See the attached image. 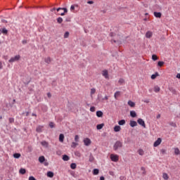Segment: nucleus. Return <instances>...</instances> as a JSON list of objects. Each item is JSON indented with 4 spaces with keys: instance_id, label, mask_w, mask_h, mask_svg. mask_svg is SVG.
I'll return each mask as SVG.
<instances>
[{
    "instance_id": "nucleus-1",
    "label": "nucleus",
    "mask_w": 180,
    "mask_h": 180,
    "mask_svg": "<svg viewBox=\"0 0 180 180\" xmlns=\"http://www.w3.org/2000/svg\"><path fill=\"white\" fill-rule=\"evenodd\" d=\"M122 147H123V143L120 142V141H117L113 146V150L115 151H117V150H119V148H122Z\"/></svg>"
},
{
    "instance_id": "nucleus-2",
    "label": "nucleus",
    "mask_w": 180,
    "mask_h": 180,
    "mask_svg": "<svg viewBox=\"0 0 180 180\" xmlns=\"http://www.w3.org/2000/svg\"><path fill=\"white\" fill-rule=\"evenodd\" d=\"M110 160H111V161H113V162H117V161H119V155H115V154H111Z\"/></svg>"
},
{
    "instance_id": "nucleus-3",
    "label": "nucleus",
    "mask_w": 180,
    "mask_h": 180,
    "mask_svg": "<svg viewBox=\"0 0 180 180\" xmlns=\"http://www.w3.org/2000/svg\"><path fill=\"white\" fill-rule=\"evenodd\" d=\"M20 60V56L17 55L13 58H11L9 60L8 63H15V61H19Z\"/></svg>"
},
{
    "instance_id": "nucleus-4",
    "label": "nucleus",
    "mask_w": 180,
    "mask_h": 180,
    "mask_svg": "<svg viewBox=\"0 0 180 180\" xmlns=\"http://www.w3.org/2000/svg\"><path fill=\"white\" fill-rule=\"evenodd\" d=\"M137 122H138L139 124H140V126H142V127L143 129H146V122H144V120L143 119L139 118V119H138Z\"/></svg>"
},
{
    "instance_id": "nucleus-5",
    "label": "nucleus",
    "mask_w": 180,
    "mask_h": 180,
    "mask_svg": "<svg viewBox=\"0 0 180 180\" xmlns=\"http://www.w3.org/2000/svg\"><path fill=\"white\" fill-rule=\"evenodd\" d=\"M102 75L103 77H105L106 79H109V73L108 70H105L102 72Z\"/></svg>"
},
{
    "instance_id": "nucleus-6",
    "label": "nucleus",
    "mask_w": 180,
    "mask_h": 180,
    "mask_svg": "<svg viewBox=\"0 0 180 180\" xmlns=\"http://www.w3.org/2000/svg\"><path fill=\"white\" fill-rule=\"evenodd\" d=\"M91 139H89V138H86L84 139V146H91Z\"/></svg>"
},
{
    "instance_id": "nucleus-7",
    "label": "nucleus",
    "mask_w": 180,
    "mask_h": 180,
    "mask_svg": "<svg viewBox=\"0 0 180 180\" xmlns=\"http://www.w3.org/2000/svg\"><path fill=\"white\" fill-rule=\"evenodd\" d=\"M162 141V140L161 139V138H158L157 139V141L154 143L153 146L158 147V146H160V144H161Z\"/></svg>"
},
{
    "instance_id": "nucleus-8",
    "label": "nucleus",
    "mask_w": 180,
    "mask_h": 180,
    "mask_svg": "<svg viewBox=\"0 0 180 180\" xmlns=\"http://www.w3.org/2000/svg\"><path fill=\"white\" fill-rule=\"evenodd\" d=\"M146 39H151V37H153V32L151 31H148L146 33Z\"/></svg>"
},
{
    "instance_id": "nucleus-9",
    "label": "nucleus",
    "mask_w": 180,
    "mask_h": 180,
    "mask_svg": "<svg viewBox=\"0 0 180 180\" xmlns=\"http://www.w3.org/2000/svg\"><path fill=\"white\" fill-rule=\"evenodd\" d=\"M130 116L131 117H137V113H136V111L131 110V111H130Z\"/></svg>"
},
{
    "instance_id": "nucleus-10",
    "label": "nucleus",
    "mask_w": 180,
    "mask_h": 180,
    "mask_svg": "<svg viewBox=\"0 0 180 180\" xmlns=\"http://www.w3.org/2000/svg\"><path fill=\"white\" fill-rule=\"evenodd\" d=\"M46 176L49 177V178H53V176H54V173L53 172H48L46 173Z\"/></svg>"
},
{
    "instance_id": "nucleus-11",
    "label": "nucleus",
    "mask_w": 180,
    "mask_h": 180,
    "mask_svg": "<svg viewBox=\"0 0 180 180\" xmlns=\"http://www.w3.org/2000/svg\"><path fill=\"white\" fill-rule=\"evenodd\" d=\"M129 124L131 127H136V126H137V122L136 121H130Z\"/></svg>"
},
{
    "instance_id": "nucleus-12",
    "label": "nucleus",
    "mask_w": 180,
    "mask_h": 180,
    "mask_svg": "<svg viewBox=\"0 0 180 180\" xmlns=\"http://www.w3.org/2000/svg\"><path fill=\"white\" fill-rule=\"evenodd\" d=\"M120 130H122V128L120 127V126L119 125L115 126L114 131L117 132V131H120Z\"/></svg>"
},
{
    "instance_id": "nucleus-13",
    "label": "nucleus",
    "mask_w": 180,
    "mask_h": 180,
    "mask_svg": "<svg viewBox=\"0 0 180 180\" xmlns=\"http://www.w3.org/2000/svg\"><path fill=\"white\" fill-rule=\"evenodd\" d=\"M128 105L131 108H134V106H136V103L134 102L131 101H128Z\"/></svg>"
},
{
    "instance_id": "nucleus-14",
    "label": "nucleus",
    "mask_w": 180,
    "mask_h": 180,
    "mask_svg": "<svg viewBox=\"0 0 180 180\" xmlns=\"http://www.w3.org/2000/svg\"><path fill=\"white\" fill-rule=\"evenodd\" d=\"M103 116V112L101 110L96 112V117H102Z\"/></svg>"
},
{
    "instance_id": "nucleus-15",
    "label": "nucleus",
    "mask_w": 180,
    "mask_h": 180,
    "mask_svg": "<svg viewBox=\"0 0 180 180\" xmlns=\"http://www.w3.org/2000/svg\"><path fill=\"white\" fill-rule=\"evenodd\" d=\"M118 124L120 126H124V124H126V120H120L118 122Z\"/></svg>"
},
{
    "instance_id": "nucleus-16",
    "label": "nucleus",
    "mask_w": 180,
    "mask_h": 180,
    "mask_svg": "<svg viewBox=\"0 0 180 180\" xmlns=\"http://www.w3.org/2000/svg\"><path fill=\"white\" fill-rule=\"evenodd\" d=\"M103 126H105V124H99L96 126L97 130H101V129H103Z\"/></svg>"
},
{
    "instance_id": "nucleus-17",
    "label": "nucleus",
    "mask_w": 180,
    "mask_h": 180,
    "mask_svg": "<svg viewBox=\"0 0 180 180\" xmlns=\"http://www.w3.org/2000/svg\"><path fill=\"white\" fill-rule=\"evenodd\" d=\"M153 15L155 18H161L162 16V14L160 12H154Z\"/></svg>"
},
{
    "instance_id": "nucleus-18",
    "label": "nucleus",
    "mask_w": 180,
    "mask_h": 180,
    "mask_svg": "<svg viewBox=\"0 0 180 180\" xmlns=\"http://www.w3.org/2000/svg\"><path fill=\"white\" fill-rule=\"evenodd\" d=\"M59 141L60 143H63V141H64V134H60V136H59Z\"/></svg>"
},
{
    "instance_id": "nucleus-19",
    "label": "nucleus",
    "mask_w": 180,
    "mask_h": 180,
    "mask_svg": "<svg viewBox=\"0 0 180 180\" xmlns=\"http://www.w3.org/2000/svg\"><path fill=\"white\" fill-rule=\"evenodd\" d=\"M56 11L58 12H59V11H64L63 13H67V12H68V10L67 8H58L56 9Z\"/></svg>"
},
{
    "instance_id": "nucleus-20",
    "label": "nucleus",
    "mask_w": 180,
    "mask_h": 180,
    "mask_svg": "<svg viewBox=\"0 0 180 180\" xmlns=\"http://www.w3.org/2000/svg\"><path fill=\"white\" fill-rule=\"evenodd\" d=\"M160 75L158 74V72H155V74H153L151 75V79H155V78H157V77H159Z\"/></svg>"
},
{
    "instance_id": "nucleus-21",
    "label": "nucleus",
    "mask_w": 180,
    "mask_h": 180,
    "mask_svg": "<svg viewBox=\"0 0 180 180\" xmlns=\"http://www.w3.org/2000/svg\"><path fill=\"white\" fill-rule=\"evenodd\" d=\"M19 172H20V174H21V175H25L26 174V169H23V168H21L19 170Z\"/></svg>"
},
{
    "instance_id": "nucleus-22",
    "label": "nucleus",
    "mask_w": 180,
    "mask_h": 180,
    "mask_svg": "<svg viewBox=\"0 0 180 180\" xmlns=\"http://www.w3.org/2000/svg\"><path fill=\"white\" fill-rule=\"evenodd\" d=\"M162 178L163 179L168 180L169 179V176H168V174L167 173H163Z\"/></svg>"
},
{
    "instance_id": "nucleus-23",
    "label": "nucleus",
    "mask_w": 180,
    "mask_h": 180,
    "mask_svg": "<svg viewBox=\"0 0 180 180\" xmlns=\"http://www.w3.org/2000/svg\"><path fill=\"white\" fill-rule=\"evenodd\" d=\"M174 154H175L176 155H179V154H180L179 148H174Z\"/></svg>"
},
{
    "instance_id": "nucleus-24",
    "label": "nucleus",
    "mask_w": 180,
    "mask_h": 180,
    "mask_svg": "<svg viewBox=\"0 0 180 180\" xmlns=\"http://www.w3.org/2000/svg\"><path fill=\"white\" fill-rule=\"evenodd\" d=\"M39 162H44V161H46V158H44V156H41L39 158Z\"/></svg>"
},
{
    "instance_id": "nucleus-25",
    "label": "nucleus",
    "mask_w": 180,
    "mask_h": 180,
    "mask_svg": "<svg viewBox=\"0 0 180 180\" xmlns=\"http://www.w3.org/2000/svg\"><path fill=\"white\" fill-rule=\"evenodd\" d=\"M96 92V89L92 88L90 91V95L92 96V95H94V94Z\"/></svg>"
},
{
    "instance_id": "nucleus-26",
    "label": "nucleus",
    "mask_w": 180,
    "mask_h": 180,
    "mask_svg": "<svg viewBox=\"0 0 180 180\" xmlns=\"http://www.w3.org/2000/svg\"><path fill=\"white\" fill-rule=\"evenodd\" d=\"M160 89H160V86H155L154 87V91L156 92V93L160 92Z\"/></svg>"
},
{
    "instance_id": "nucleus-27",
    "label": "nucleus",
    "mask_w": 180,
    "mask_h": 180,
    "mask_svg": "<svg viewBox=\"0 0 180 180\" xmlns=\"http://www.w3.org/2000/svg\"><path fill=\"white\" fill-rule=\"evenodd\" d=\"M63 161H68L70 160V157H68V155H64L63 156Z\"/></svg>"
},
{
    "instance_id": "nucleus-28",
    "label": "nucleus",
    "mask_w": 180,
    "mask_h": 180,
    "mask_svg": "<svg viewBox=\"0 0 180 180\" xmlns=\"http://www.w3.org/2000/svg\"><path fill=\"white\" fill-rule=\"evenodd\" d=\"M138 153L139 154V155H144V150L143 149H139L138 150Z\"/></svg>"
},
{
    "instance_id": "nucleus-29",
    "label": "nucleus",
    "mask_w": 180,
    "mask_h": 180,
    "mask_svg": "<svg viewBox=\"0 0 180 180\" xmlns=\"http://www.w3.org/2000/svg\"><path fill=\"white\" fill-rule=\"evenodd\" d=\"M77 146H78V143H77V142H72L71 144L72 148H75V147H77Z\"/></svg>"
},
{
    "instance_id": "nucleus-30",
    "label": "nucleus",
    "mask_w": 180,
    "mask_h": 180,
    "mask_svg": "<svg viewBox=\"0 0 180 180\" xmlns=\"http://www.w3.org/2000/svg\"><path fill=\"white\" fill-rule=\"evenodd\" d=\"M120 96V91H116L114 94L115 98L117 99V96Z\"/></svg>"
},
{
    "instance_id": "nucleus-31",
    "label": "nucleus",
    "mask_w": 180,
    "mask_h": 180,
    "mask_svg": "<svg viewBox=\"0 0 180 180\" xmlns=\"http://www.w3.org/2000/svg\"><path fill=\"white\" fill-rule=\"evenodd\" d=\"M68 37H70V32H65L64 39H68Z\"/></svg>"
},
{
    "instance_id": "nucleus-32",
    "label": "nucleus",
    "mask_w": 180,
    "mask_h": 180,
    "mask_svg": "<svg viewBox=\"0 0 180 180\" xmlns=\"http://www.w3.org/2000/svg\"><path fill=\"white\" fill-rule=\"evenodd\" d=\"M93 174H94V175H98V174H99V169H94L93 171Z\"/></svg>"
},
{
    "instance_id": "nucleus-33",
    "label": "nucleus",
    "mask_w": 180,
    "mask_h": 180,
    "mask_svg": "<svg viewBox=\"0 0 180 180\" xmlns=\"http://www.w3.org/2000/svg\"><path fill=\"white\" fill-rule=\"evenodd\" d=\"M70 168H71L72 169H75V168H77V164H75V163H72V164L70 165Z\"/></svg>"
},
{
    "instance_id": "nucleus-34",
    "label": "nucleus",
    "mask_w": 180,
    "mask_h": 180,
    "mask_svg": "<svg viewBox=\"0 0 180 180\" xmlns=\"http://www.w3.org/2000/svg\"><path fill=\"white\" fill-rule=\"evenodd\" d=\"M13 157L14 158H20V153H14Z\"/></svg>"
},
{
    "instance_id": "nucleus-35",
    "label": "nucleus",
    "mask_w": 180,
    "mask_h": 180,
    "mask_svg": "<svg viewBox=\"0 0 180 180\" xmlns=\"http://www.w3.org/2000/svg\"><path fill=\"white\" fill-rule=\"evenodd\" d=\"M152 60H153V61H157V60H158V57L157 56V55H153Z\"/></svg>"
},
{
    "instance_id": "nucleus-36",
    "label": "nucleus",
    "mask_w": 180,
    "mask_h": 180,
    "mask_svg": "<svg viewBox=\"0 0 180 180\" xmlns=\"http://www.w3.org/2000/svg\"><path fill=\"white\" fill-rule=\"evenodd\" d=\"M1 33H3V34H8V30H6V28H3L1 30Z\"/></svg>"
},
{
    "instance_id": "nucleus-37",
    "label": "nucleus",
    "mask_w": 180,
    "mask_h": 180,
    "mask_svg": "<svg viewBox=\"0 0 180 180\" xmlns=\"http://www.w3.org/2000/svg\"><path fill=\"white\" fill-rule=\"evenodd\" d=\"M41 130H43V127H38L37 128V131L38 132V133H40V132H41Z\"/></svg>"
},
{
    "instance_id": "nucleus-38",
    "label": "nucleus",
    "mask_w": 180,
    "mask_h": 180,
    "mask_svg": "<svg viewBox=\"0 0 180 180\" xmlns=\"http://www.w3.org/2000/svg\"><path fill=\"white\" fill-rule=\"evenodd\" d=\"M58 23H63V18L59 17L57 18Z\"/></svg>"
},
{
    "instance_id": "nucleus-39",
    "label": "nucleus",
    "mask_w": 180,
    "mask_h": 180,
    "mask_svg": "<svg viewBox=\"0 0 180 180\" xmlns=\"http://www.w3.org/2000/svg\"><path fill=\"white\" fill-rule=\"evenodd\" d=\"M75 141H76V143H78V141H79V136L78 135H76L75 136Z\"/></svg>"
},
{
    "instance_id": "nucleus-40",
    "label": "nucleus",
    "mask_w": 180,
    "mask_h": 180,
    "mask_svg": "<svg viewBox=\"0 0 180 180\" xmlns=\"http://www.w3.org/2000/svg\"><path fill=\"white\" fill-rule=\"evenodd\" d=\"M158 65L159 67H162V65H164V62H162V61H159V62L158 63Z\"/></svg>"
},
{
    "instance_id": "nucleus-41",
    "label": "nucleus",
    "mask_w": 180,
    "mask_h": 180,
    "mask_svg": "<svg viewBox=\"0 0 180 180\" xmlns=\"http://www.w3.org/2000/svg\"><path fill=\"white\" fill-rule=\"evenodd\" d=\"M46 63L47 64H50V63H51V58H50L49 57L46 58Z\"/></svg>"
},
{
    "instance_id": "nucleus-42",
    "label": "nucleus",
    "mask_w": 180,
    "mask_h": 180,
    "mask_svg": "<svg viewBox=\"0 0 180 180\" xmlns=\"http://www.w3.org/2000/svg\"><path fill=\"white\" fill-rule=\"evenodd\" d=\"M49 127H51V129H53L55 127V124H53V122H50L49 123Z\"/></svg>"
},
{
    "instance_id": "nucleus-43",
    "label": "nucleus",
    "mask_w": 180,
    "mask_h": 180,
    "mask_svg": "<svg viewBox=\"0 0 180 180\" xmlns=\"http://www.w3.org/2000/svg\"><path fill=\"white\" fill-rule=\"evenodd\" d=\"M89 161H90V162H94V156L92 155H90V156H89Z\"/></svg>"
},
{
    "instance_id": "nucleus-44",
    "label": "nucleus",
    "mask_w": 180,
    "mask_h": 180,
    "mask_svg": "<svg viewBox=\"0 0 180 180\" xmlns=\"http://www.w3.org/2000/svg\"><path fill=\"white\" fill-rule=\"evenodd\" d=\"M119 84H124V79L122 78L120 79L118 81Z\"/></svg>"
},
{
    "instance_id": "nucleus-45",
    "label": "nucleus",
    "mask_w": 180,
    "mask_h": 180,
    "mask_svg": "<svg viewBox=\"0 0 180 180\" xmlns=\"http://www.w3.org/2000/svg\"><path fill=\"white\" fill-rule=\"evenodd\" d=\"M70 11H71V12H74V11H75V6H74L73 5H72V6H70Z\"/></svg>"
},
{
    "instance_id": "nucleus-46",
    "label": "nucleus",
    "mask_w": 180,
    "mask_h": 180,
    "mask_svg": "<svg viewBox=\"0 0 180 180\" xmlns=\"http://www.w3.org/2000/svg\"><path fill=\"white\" fill-rule=\"evenodd\" d=\"M95 110H96V108H95L94 106L90 108V111H91V112H95Z\"/></svg>"
},
{
    "instance_id": "nucleus-47",
    "label": "nucleus",
    "mask_w": 180,
    "mask_h": 180,
    "mask_svg": "<svg viewBox=\"0 0 180 180\" xmlns=\"http://www.w3.org/2000/svg\"><path fill=\"white\" fill-rule=\"evenodd\" d=\"M15 122V120L13 118H9V122L13 123Z\"/></svg>"
},
{
    "instance_id": "nucleus-48",
    "label": "nucleus",
    "mask_w": 180,
    "mask_h": 180,
    "mask_svg": "<svg viewBox=\"0 0 180 180\" xmlns=\"http://www.w3.org/2000/svg\"><path fill=\"white\" fill-rule=\"evenodd\" d=\"M29 180H36V179L33 176H31L29 177Z\"/></svg>"
},
{
    "instance_id": "nucleus-49",
    "label": "nucleus",
    "mask_w": 180,
    "mask_h": 180,
    "mask_svg": "<svg viewBox=\"0 0 180 180\" xmlns=\"http://www.w3.org/2000/svg\"><path fill=\"white\" fill-rule=\"evenodd\" d=\"M87 4H89V5H92V4H94L93 1H87Z\"/></svg>"
},
{
    "instance_id": "nucleus-50",
    "label": "nucleus",
    "mask_w": 180,
    "mask_h": 180,
    "mask_svg": "<svg viewBox=\"0 0 180 180\" xmlns=\"http://www.w3.org/2000/svg\"><path fill=\"white\" fill-rule=\"evenodd\" d=\"M162 154H165V149H162L161 150Z\"/></svg>"
},
{
    "instance_id": "nucleus-51",
    "label": "nucleus",
    "mask_w": 180,
    "mask_h": 180,
    "mask_svg": "<svg viewBox=\"0 0 180 180\" xmlns=\"http://www.w3.org/2000/svg\"><path fill=\"white\" fill-rule=\"evenodd\" d=\"M143 102L145 103H150V100H145V101H143Z\"/></svg>"
},
{
    "instance_id": "nucleus-52",
    "label": "nucleus",
    "mask_w": 180,
    "mask_h": 180,
    "mask_svg": "<svg viewBox=\"0 0 180 180\" xmlns=\"http://www.w3.org/2000/svg\"><path fill=\"white\" fill-rule=\"evenodd\" d=\"M103 99H104L105 101H108V99H109V97H108V96H105L103 98Z\"/></svg>"
},
{
    "instance_id": "nucleus-53",
    "label": "nucleus",
    "mask_w": 180,
    "mask_h": 180,
    "mask_svg": "<svg viewBox=\"0 0 180 180\" xmlns=\"http://www.w3.org/2000/svg\"><path fill=\"white\" fill-rule=\"evenodd\" d=\"M176 77V78H178L179 79H180V73H178Z\"/></svg>"
},
{
    "instance_id": "nucleus-54",
    "label": "nucleus",
    "mask_w": 180,
    "mask_h": 180,
    "mask_svg": "<svg viewBox=\"0 0 180 180\" xmlns=\"http://www.w3.org/2000/svg\"><path fill=\"white\" fill-rule=\"evenodd\" d=\"M3 65H2V62H0V70H2V68H3Z\"/></svg>"
},
{
    "instance_id": "nucleus-55",
    "label": "nucleus",
    "mask_w": 180,
    "mask_h": 180,
    "mask_svg": "<svg viewBox=\"0 0 180 180\" xmlns=\"http://www.w3.org/2000/svg\"><path fill=\"white\" fill-rule=\"evenodd\" d=\"M160 117H161V115H160V114H158V115L156 116V119H160Z\"/></svg>"
},
{
    "instance_id": "nucleus-56",
    "label": "nucleus",
    "mask_w": 180,
    "mask_h": 180,
    "mask_svg": "<svg viewBox=\"0 0 180 180\" xmlns=\"http://www.w3.org/2000/svg\"><path fill=\"white\" fill-rule=\"evenodd\" d=\"M47 96H48V98H51V94L48 93V94H47Z\"/></svg>"
},
{
    "instance_id": "nucleus-57",
    "label": "nucleus",
    "mask_w": 180,
    "mask_h": 180,
    "mask_svg": "<svg viewBox=\"0 0 180 180\" xmlns=\"http://www.w3.org/2000/svg\"><path fill=\"white\" fill-rule=\"evenodd\" d=\"M172 94H174L175 95H176V90L174 89V90L172 91Z\"/></svg>"
},
{
    "instance_id": "nucleus-58",
    "label": "nucleus",
    "mask_w": 180,
    "mask_h": 180,
    "mask_svg": "<svg viewBox=\"0 0 180 180\" xmlns=\"http://www.w3.org/2000/svg\"><path fill=\"white\" fill-rule=\"evenodd\" d=\"M26 43H27V40H23V41H22V44H26Z\"/></svg>"
},
{
    "instance_id": "nucleus-59",
    "label": "nucleus",
    "mask_w": 180,
    "mask_h": 180,
    "mask_svg": "<svg viewBox=\"0 0 180 180\" xmlns=\"http://www.w3.org/2000/svg\"><path fill=\"white\" fill-rule=\"evenodd\" d=\"M59 15H60V16H64V15H65V13H60Z\"/></svg>"
},
{
    "instance_id": "nucleus-60",
    "label": "nucleus",
    "mask_w": 180,
    "mask_h": 180,
    "mask_svg": "<svg viewBox=\"0 0 180 180\" xmlns=\"http://www.w3.org/2000/svg\"><path fill=\"white\" fill-rule=\"evenodd\" d=\"M100 180H105V177L101 176V177H100Z\"/></svg>"
},
{
    "instance_id": "nucleus-61",
    "label": "nucleus",
    "mask_w": 180,
    "mask_h": 180,
    "mask_svg": "<svg viewBox=\"0 0 180 180\" xmlns=\"http://www.w3.org/2000/svg\"><path fill=\"white\" fill-rule=\"evenodd\" d=\"M42 146H45L46 142H41Z\"/></svg>"
},
{
    "instance_id": "nucleus-62",
    "label": "nucleus",
    "mask_w": 180,
    "mask_h": 180,
    "mask_svg": "<svg viewBox=\"0 0 180 180\" xmlns=\"http://www.w3.org/2000/svg\"><path fill=\"white\" fill-rule=\"evenodd\" d=\"M4 60H8V56H4Z\"/></svg>"
},
{
    "instance_id": "nucleus-63",
    "label": "nucleus",
    "mask_w": 180,
    "mask_h": 180,
    "mask_svg": "<svg viewBox=\"0 0 180 180\" xmlns=\"http://www.w3.org/2000/svg\"><path fill=\"white\" fill-rule=\"evenodd\" d=\"M112 41H113L114 43H116V40H112Z\"/></svg>"
},
{
    "instance_id": "nucleus-64",
    "label": "nucleus",
    "mask_w": 180,
    "mask_h": 180,
    "mask_svg": "<svg viewBox=\"0 0 180 180\" xmlns=\"http://www.w3.org/2000/svg\"><path fill=\"white\" fill-rule=\"evenodd\" d=\"M32 116H36V115L35 114H32Z\"/></svg>"
}]
</instances>
